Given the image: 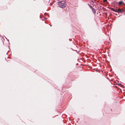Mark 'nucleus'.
<instances>
[{
  "mask_svg": "<svg viewBox=\"0 0 125 125\" xmlns=\"http://www.w3.org/2000/svg\"><path fill=\"white\" fill-rule=\"evenodd\" d=\"M125 10L124 9H120L119 8V9L117 10V12L118 13H121V12H123L124 11H125Z\"/></svg>",
  "mask_w": 125,
  "mask_h": 125,
  "instance_id": "f257e3e1",
  "label": "nucleus"
},
{
  "mask_svg": "<svg viewBox=\"0 0 125 125\" xmlns=\"http://www.w3.org/2000/svg\"><path fill=\"white\" fill-rule=\"evenodd\" d=\"M65 1H61L58 2V4H65Z\"/></svg>",
  "mask_w": 125,
  "mask_h": 125,
  "instance_id": "f03ea898",
  "label": "nucleus"
},
{
  "mask_svg": "<svg viewBox=\"0 0 125 125\" xmlns=\"http://www.w3.org/2000/svg\"><path fill=\"white\" fill-rule=\"evenodd\" d=\"M59 6L61 8H64L65 7H66L65 4H59Z\"/></svg>",
  "mask_w": 125,
  "mask_h": 125,
  "instance_id": "7ed1b4c3",
  "label": "nucleus"
},
{
  "mask_svg": "<svg viewBox=\"0 0 125 125\" xmlns=\"http://www.w3.org/2000/svg\"><path fill=\"white\" fill-rule=\"evenodd\" d=\"M92 11L94 14H95L96 13V10H95L93 8L92 9Z\"/></svg>",
  "mask_w": 125,
  "mask_h": 125,
  "instance_id": "20e7f679",
  "label": "nucleus"
},
{
  "mask_svg": "<svg viewBox=\"0 0 125 125\" xmlns=\"http://www.w3.org/2000/svg\"><path fill=\"white\" fill-rule=\"evenodd\" d=\"M123 3V2L122 1H121L119 2L118 3V4L119 5H121Z\"/></svg>",
  "mask_w": 125,
  "mask_h": 125,
  "instance_id": "39448f33",
  "label": "nucleus"
},
{
  "mask_svg": "<svg viewBox=\"0 0 125 125\" xmlns=\"http://www.w3.org/2000/svg\"><path fill=\"white\" fill-rule=\"evenodd\" d=\"M111 10H113L114 11L117 12V10H115V9H114L113 8H111Z\"/></svg>",
  "mask_w": 125,
  "mask_h": 125,
  "instance_id": "423d86ee",
  "label": "nucleus"
},
{
  "mask_svg": "<svg viewBox=\"0 0 125 125\" xmlns=\"http://www.w3.org/2000/svg\"><path fill=\"white\" fill-rule=\"evenodd\" d=\"M104 2H106L107 1V0H103Z\"/></svg>",
  "mask_w": 125,
  "mask_h": 125,
  "instance_id": "0eeeda50",
  "label": "nucleus"
},
{
  "mask_svg": "<svg viewBox=\"0 0 125 125\" xmlns=\"http://www.w3.org/2000/svg\"><path fill=\"white\" fill-rule=\"evenodd\" d=\"M90 8H91L92 9H93V7H92V6H91V5H90Z\"/></svg>",
  "mask_w": 125,
  "mask_h": 125,
  "instance_id": "6e6552de",
  "label": "nucleus"
}]
</instances>
